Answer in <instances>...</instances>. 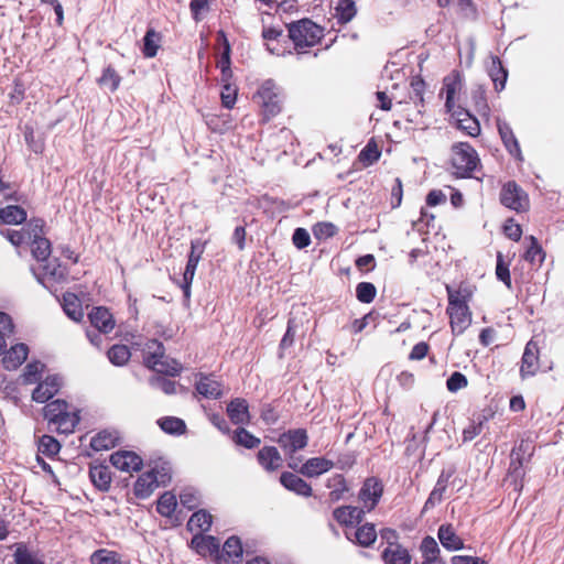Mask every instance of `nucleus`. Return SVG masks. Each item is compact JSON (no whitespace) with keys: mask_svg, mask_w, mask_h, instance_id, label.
Instances as JSON below:
<instances>
[{"mask_svg":"<svg viewBox=\"0 0 564 564\" xmlns=\"http://www.w3.org/2000/svg\"><path fill=\"white\" fill-rule=\"evenodd\" d=\"M286 30L297 55L308 53L310 48L319 44L325 36L324 28L308 18L288 23Z\"/></svg>","mask_w":564,"mask_h":564,"instance_id":"obj_1","label":"nucleus"},{"mask_svg":"<svg viewBox=\"0 0 564 564\" xmlns=\"http://www.w3.org/2000/svg\"><path fill=\"white\" fill-rule=\"evenodd\" d=\"M217 43L220 48V57L216 66L220 69V82L223 84L220 100L224 108L232 109L237 101L238 87L231 82L234 76L230 67L231 47L225 32L221 30L217 33Z\"/></svg>","mask_w":564,"mask_h":564,"instance_id":"obj_2","label":"nucleus"},{"mask_svg":"<svg viewBox=\"0 0 564 564\" xmlns=\"http://www.w3.org/2000/svg\"><path fill=\"white\" fill-rule=\"evenodd\" d=\"M449 166L457 177H473L481 170V161L476 149L468 142H455L451 147Z\"/></svg>","mask_w":564,"mask_h":564,"instance_id":"obj_3","label":"nucleus"},{"mask_svg":"<svg viewBox=\"0 0 564 564\" xmlns=\"http://www.w3.org/2000/svg\"><path fill=\"white\" fill-rule=\"evenodd\" d=\"M144 364L148 368L153 369L158 373L167 376H176L182 369V366L174 359H169L164 355V347L162 343L152 339L149 340L144 348Z\"/></svg>","mask_w":564,"mask_h":564,"instance_id":"obj_4","label":"nucleus"},{"mask_svg":"<svg viewBox=\"0 0 564 564\" xmlns=\"http://www.w3.org/2000/svg\"><path fill=\"white\" fill-rule=\"evenodd\" d=\"M253 98L257 99L260 106L262 122H269L282 110L280 94L272 80L264 82Z\"/></svg>","mask_w":564,"mask_h":564,"instance_id":"obj_5","label":"nucleus"},{"mask_svg":"<svg viewBox=\"0 0 564 564\" xmlns=\"http://www.w3.org/2000/svg\"><path fill=\"white\" fill-rule=\"evenodd\" d=\"M279 446L282 448L289 458L288 466L296 470L297 463L294 459L296 452L304 449L308 444V434L305 429H291L281 433L276 440Z\"/></svg>","mask_w":564,"mask_h":564,"instance_id":"obj_6","label":"nucleus"},{"mask_svg":"<svg viewBox=\"0 0 564 564\" xmlns=\"http://www.w3.org/2000/svg\"><path fill=\"white\" fill-rule=\"evenodd\" d=\"M167 478L169 469L165 467H162L161 470L153 468L150 471L141 474L133 487L134 496L140 499L149 498Z\"/></svg>","mask_w":564,"mask_h":564,"instance_id":"obj_7","label":"nucleus"},{"mask_svg":"<svg viewBox=\"0 0 564 564\" xmlns=\"http://www.w3.org/2000/svg\"><path fill=\"white\" fill-rule=\"evenodd\" d=\"M500 203L517 213L527 212L530 207L528 194L514 181H509L502 186Z\"/></svg>","mask_w":564,"mask_h":564,"instance_id":"obj_8","label":"nucleus"},{"mask_svg":"<svg viewBox=\"0 0 564 564\" xmlns=\"http://www.w3.org/2000/svg\"><path fill=\"white\" fill-rule=\"evenodd\" d=\"M214 425L221 432L229 434L230 441L238 447H243L246 449H256L260 446L261 440L256 436L243 425L238 426L235 430H230L227 422L218 416L214 415Z\"/></svg>","mask_w":564,"mask_h":564,"instance_id":"obj_9","label":"nucleus"},{"mask_svg":"<svg viewBox=\"0 0 564 564\" xmlns=\"http://www.w3.org/2000/svg\"><path fill=\"white\" fill-rule=\"evenodd\" d=\"M446 314L449 318V327L452 335L458 337L463 335L470 326L473 319V312L469 305L447 304Z\"/></svg>","mask_w":564,"mask_h":564,"instance_id":"obj_10","label":"nucleus"},{"mask_svg":"<svg viewBox=\"0 0 564 564\" xmlns=\"http://www.w3.org/2000/svg\"><path fill=\"white\" fill-rule=\"evenodd\" d=\"M541 368L540 364V347L538 343L530 339L523 350L519 375L522 380L534 377L539 373Z\"/></svg>","mask_w":564,"mask_h":564,"instance_id":"obj_11","label":"nucleus"},{"mask_svg":"<svg viewBox=\"0 0 564 564\" xmlns=\"http://www.w3.org/2000/svg\"><path fill=\"white\" fill-rule=\"evenodd\" d=\"M32 231H30L31 252L37 261H46L51 254V242L42 236L43 220H31Z\"/></svg>","mask_w":564,"mask_h":564,"instance_id":"obj_12","label":"nucleus"},{"mask_svg":"<svg viewBox=\"0 0 564 564\" xmlns=\"http://www.w3.org/2000/svg\"><path fill=\"white\" fill-rule=\"evenodd\" d=\"M451 117L455 120V127L464 134L477 138L481 133L479 120L473 116L469 110L457 106L453 111H448Z\"/></svg>","mask_w":564,"mask_h":564,"instance_id":"obj_13","label":"nucleus"},{"mask_svg":"<svg viewBox=\"0 0 564 564\" xmlns=\"http://www.w3.org/2000/svg\"><path fill=\"white\" fill-rule=\"evenodd\" d=\"M383 494V484L377 477H368L359 490L358 498L368 511L375 509Z\"/></svg>","mask_w":564,"mask_h":564,"instance_id":"obj_14","label":"nucleus"},{"mask_svg":"<svg viewBox=\"0 0 564 564\" xmlns=\"http://www.w3.org/2000/svg\"><path fill=\"white\" fill-rule=\"evenodd\" d=\"M214 555L216 561L220 564L224 562H236L242 557V544L241 540L232 535L226 540L223 545L221 552L219 553V542L214 538Z\"/></svg>","mask_w":564,"mask_h":564,"instance_id":"obj_15","label":"nucleus"},{"mask_svg":"<svg viewBox=\"0 0 564 564\" xmlns=\"http://www.w3.org/2000/svg\"><path fill=\"white\" fill-rule=\"evenodd\" d=\"M257 462L267 473H275L283 466V457L275 446L265 445L257 453Z\"/></svg>","mask_w":564,"mask_h":564,"instance_id":"obj_16","label":"nucleus"},{"mask_svg":"<svg viewBox=\"0 0 564 564\" xmlns=\"http://www.w3.org/2000/svg\"><path fill=\"white\" fill-rule=\"evenodd\" d=\"M227 416L235 425H248L251 422L248 401L243 398L232 399L226 408Z\"/></svg>","mask_w":564,"mask_h":564,"instance_id":"obj_17","label":"nucleus"},{"mask_svg":"<svg viewBox=\"0 0 564 564\" xmlns=\"http://www.w3.org/2000/svg\"><path fill=\"white\" fill-rule=\"evenodd\" d=\"M463 88L462 75L457 70L451 72L443 79V88L442 91L445 93V108L446 111H453V109L457 108L455 104L456 95L460 93Z\"/></svg>","mask_w":564,"mask_h":564,"instance_id":"obj_18","label":"nucleus"},{"mask_svg":"<svg viewBox=\"0 0 564 564\" xmlns=\"http://www.w3.org/2000/svg\"><path fill=\"white\" fill-rule=\"evenodd\" d=\"M445 289L448 304H453L454 302L456 305H469V302L473 300L476 292V285L468 281L459 282L456 288L447 284Z\"/></svg>","mask_w":564,"mask_h":564,"instance_id":"obj_19","label":"nucleus"},{"mask_svg":"<svg viewBox=\"0 0 564 564\" xmlns=\"http://www.w3.org/2000/svg\"><path fill=\"white\" fill-rule=\"evenodd\" d=\"M497 129L507 151L519 161H523L522 151L518 139L516 138L510 124L501 119H497Z\"/></svg>","mask_w":564,"mask_h":564,"instance_id":"obj_20","label":"nucleus"},{"mask_svg":"<svg viewBox=\"0 0 564 564\" xmlns=\"http://www.w3.org/2000/svg\"><path fill=\"white\" fill-rule=\"evenodd\" d=\"M62 387V379L58 376H47L40 382L32 393L35 402L44 403L53 398Z\"/></svg>","mask_w":564,"mask_h":564,"instance_id":"obj_21","label":"nucleus"},{"mask_svg":"<svg viewBox=\"0 0 564 564\" xmlns=\"http://www.w3.org/2000/svg\"><path fill=\"white\" fill-rule=\"evenodd\" d=\"M110 463L119 470L131 473L142 467V458L133 452H116L110 456Z\"/></svg>","mask_w":564,"mask_h":564,"instance_id":"obj_22","label":"nucleus"},{"mask_svg":"<svg viewBox=\"0 0 564 564\" xmlns=\"http://www.w3.org/2000/svg\"><path fill=\"white\" fill-rule=\"evenodd\" d=\"M533 447L531 443L525 440H521L518 445H516L510 454V466L509 473L511 475H516L517 477L522 476V467L525 460V456H531V451Z\"/></svg>","mask_w":564,"mask_h":564,"instance_id":"obj_23","label":"nucleus"},{"mask_svg":"<svg viewBox=\"0 0 564 564\" xmlns=\"http://www.w3.org/2000/svg\"><path fill=\"white\" fill-rule=\"evenodd\" d=\"M454 475V470H442L440 474L435 487L431 491L429 498L426 499L423 512L433 509L436 505L441 503L444 498V494L448 487L449 480Z\"/></svg>","mask_w":564,"mask_h":564,"instance_id":"obj_24","label":"nucleus"},{"mask_svg":"<svg viewBox=\"0 0 564 564\" xmlns=\"http://www.w3.org/2000/svg\"><path fill=\"white\" fill-rule=\"evenodd\" d=\"M333 517L341 527H355L362 521L365 510L354 506H341L333 511Z\"/></svg>","mask_w":564,"mask_h":564,"instance_id":"obj_25","label":"nucleus"},{"mask_svg":"<svg viewBox=\"0 0 564 564\" xmlns=\"http://www.w3.org/2000/svg\"><path fill=\"white\" fill-rule=\"evenodd\" d=\"M280 482L281 485L288 489L289 491H292L299 496L303 497H311L313 489L308 482H306L303 478L300 476L291 473V471H284L280 476Z\"/></svg>","mask_w":564,"mask_h":564,"instance_id":"obj_26","label":"nucleus"},{"mask_svg":"<svg viewBox=\"0 0 564 564\" xmlns=\"http://www.w3.org/2000/svg\"><path fill=\"white\" fill-rule=\"evenodd\" d=\"M334 467L333 460L326 457H312L308 458L301 467L297 466V471L305 477H317L327 473Z\"/></svg>","mask_w":564,"mask_h":564,"instance_id":"obj_27","label":"nucleus"},{"mask_svg":"<svg viewBox=\"0 0 564 564\" xmlns=\"http://www.w3.org/2000/svg\"><path fill=\"white\" fill-rule=\"evenodd\" d=\"M437 538L443 547H445L448 551H458L464 547V541L457 534L452 523H444L440 525L437 531Z\"/></svg>","mask_w":564,"mask_h":564,"instance_id":"obj_28","label":"nucleus"},{"mask_svg":"<svg viewBox=\"0 0 564 564\" xmlns=\"http://www.w3.org/2000/svg\"><path fill=\"white\" fill-rule=\"evenodd\" d=\"M91 325L104 334L110 333L115 327V319L106 307H95L88 315Z\"/></svg>","mask_w":564,"mask_h":564,"instance_id":"obj_29","label":"nucleus"},{"mask_svg":"<svg viewBox=\"0 0 564 564\" xmlns=\"http://www.w3.org/2000/svg\"><path fill=\"white\" fill-rule=\"evenodd\" d=\"M29 348L25 344H17L8 350L2 359L3 366L8 370H14L21 366L28 358Z\"/></svg>","mask_w":564,"mask_h":564,"instance_id":"obj_30","label":"nucleus"},{"mask_svg":"<svg viewBox=\"0 0 564 564\" xmlns=\"http://www.w3.org/2000/svg\"><path fill=\"white\" fill-rule=\"evenodd\" d=\"M384 564H411L412 557L403 545L387 546L381 554Z\"/></svg>","mask_w":564,"mask_h":564,"instance_id":"obj_31","label":"nucleus"},{"mask_svg":"<svg viewBox=\"0 0 564 564\" xmlns=\"http://www.w3.org/2000/svg\"><path fill=\"white\" fill-rule=\"evenodd\" d=\"M471 105L476 112L486 120H489L491 109L487 100L486 89L482 86H477L470 93Z\"/></svg>","mask_w":564,"mask_h":564,"instance_id":"obj_32","label":"nucleus"},{"mask_svg":"<svg viewBox=\"0 0 564 564\" xmlns=\"http://www.w3.org/2000/svg\"><path fill=\"white\" fill-rule=\"evenodd\" d=\"M488 74L494 83L495 90L498 93L503 90L508 78V72L498 56L491 57Z\"/></svg>","mask_w":564,"mask_h":564,"instance_id":"obj_33","label":"nucleus"},{"mask_svg":"<svg viewBox=\"0 0 564 564\" xmlns=\"http://www.w3.org/2000/svg\"><path fill=\"white\" fill-rule=\"evenodd\" d=\"M210 527L212 514H209L206 510L203 509L194 512L187 522V529L193 534L209 532Z\"/></svg>","mask_w":564,"mask_h":564,"instance_id":"obj_34","label":"nucleus"},{"mask_svg":"<svg viewBox=\"0 0 564 564\" xmlns=\"http://www.w3.org/2000/svg\"><path fill=\"white\" fill-rule=\"evenodd\" d=\"M346 535L349 540L357 543L358 545L362 547H369L376 542L378 534L375 524L365 523L357 528L354 533V540L348 535V533H346Z\"/></svg>","mask_w":564,"mask_h":564,"instance_id":"obj_35","label":"nucleus"},{"mask_svg":"<svg viewBox=\"0 0 564 564\" xmlns=\"http://www.w3.org/2000/svg\"><path fill=\"white\" fill-rule=\"evenodd\" d=\"M89 477L93 484L101 491H107L111 484V473L107 466H90Z\"/></svg>","mask_w":564,"mask_h":564,"instance_id":"obj_36","label":"nucleus"},{"mask_svg":"<svg viewBox=\"0 0 564 564\" xmlns=\"http://www.w3.org/2000/svg\"><path fill=\"white\" fill-rule=\"evenodd\" d=\"M63 308L66 315L75 322H79L84 317L82 302L74 293H65L63 295Z\"/></svg>","mask_w":564,"mask_h":564,"instance_id":"obj_37","label":"nucleus"},{"mask_svg":"<svg viewBox=\"0 0 564 564\" xmlns=\"http://www.w3.org/2000/svg\"><path fill=\"white\" fill-rule=\"evenodd\" d=\"M327 487L330 489L328 494L330 502H337L343 499L345 492L349 490L346 479L341 474L332 476L327 481Z\"/></svg>","mask_w":564,"mask_h":564,"instance_id":"obj_38","label":"nucleus"},{"mask_svg":"<svg viewBox=\"0 0 564 564\" xmlns=\"http://www.w3.org/2000/svg\"><path fill=\"white\" fill-rule=\"evenodd\" d=\"M78 422V414L74 411H68V409H66V411H64V413L58 419L53 421L51 424H54L56 431H58L59 433L70 434L74 432Z\"/></svg>","mask_w":564,"mask_h":564,"instance_id":"obj_39","label":"nucleus"},{"mask_svg":"<svg viewBox=\"0 0 564 564\" xmlns=\"http://www.w3.org/2000/svg\"><path fill=\"white\" fill-rule=\"evenodd\" d=\"M335 12L337 22L339 24H346L350 22L357 13L356 3L354 0H338Z\"/></svg>","mask_w":564,"mask_h":564,"instance_id":"obj_40","label":"nucleus"},{"mask_svg":"<svg viewBox=\"0 0 564 564\" xmlns=\"http://www.w3.org/2000/svg\"><path fill=\"white\" fill-rule=\"evenodd\" d=\"M118 435L116 432L101 431L90 441V446L95 451H107L116 446Z\"/></svg>","mask_w":564,"mask_h":564,"instance_id":"obj_41","label":"nucleus"},{"mask_svg":"<svg viewBox=\"0 0 564 564\" xmlns=\"http://www.w3.org/2000/svg\"><path fill=\"white\" fill-rule=\"evenodd\" d=\"M26 219V212L15 205L7 206L0 209V220L9 225H19Z\"/></svg>","mask_w":564,"mask_h":564,"instance_id":"obj_42","label":"nucleus"},{"mask_svg":"<svg viewBox=\"0 0 564 564\" xmlns=\"http://www.w3.org/2000/svg\"><path fill=\"white\" fill-rule=\"evenodd\" d=\"M530 246L523 254V259L532 265H540L545 259V252L534 236L528 238Z\"/></svg>","mask_w":564,"mask_h":564,"instance_id":"obj_43","label":"nucleus"},{"mask_svg":"<svg viewBox=\"0 0 564 564\" xmlns=\"http://www.w3.org/2000/svg\"><path fill=\"white\" fill-rule=\"evenodd\" d=\"M159 426L167 434L182 435L186 432L185 422L176 416H164L158 420Z\"/></svg>","mask_w":564,"mask_h":564,"instance_id":"obj_44","label":"nucleus"},{"mask_svg":"<svg viewBox=\"0 0 564 564\" xmlns=\"http://www.w3.org/2000/svg\"><path fill=\"white\" fill-rule=\"evenodd\" d=\"M177 506V499L176 496L171 492L166 491L160 496L156 502V511L162 516L170 518L174 513Z\"/></svg>","mask_w":564,"mask_h":564,"instance_id":"obj_45","label":"nucleus"},{"mask_svg":"<svg viewBox=\"0 0 564 564\" xmlns=\"http://www.w3.org/2000/svg\"><path fill=\"white\" fill-rule=\"evenodd\" d=\"M191 546L204 557L212 555V535L208 532L193 534Z\"/></svg>","mask_w":564,"mask_h":564,"instance_id":"obj_46","label":"nucleus"},{"mask_svg":"<svg viewBox=\"0 0 564 564\" xmlns=\"http://www.w3.org/2000/svg\"><path fill=\"white\" fill-rule=\"evenodd\" d=\"M97 83L100 87L116 91L121 83V77L116 69L109 65L102 70V75L98 78Z\"/></svg>","mask_w":564,"mask_h":564,"instance_id":"obj_47","label":"nucleus"},{"mask_svg":"<svg viewBox=\"0 0 564 564\" xmlns=\"http://www.w3.org/2000/svg\"><path fill=\"white\" fill-rule=\"evenodd\" d=\"M380 155L381 151L379 150L377 142L371 139L359 152L358 159L365 166H369L377 162L380 159Z\"/></svg>","mask_w":564,"mask_h":564,"instance_id":"obj_48","label":"nucleus"},{"mask_svg":"<svg viewBox=\"0 0 564 564\" xmlns=\"http://www.w3.org/2000/svg\"><path fill=\"white\" fill-rule=\"evenodd\" d=\"M91 564H126L122 562L121 556L110 550L100 549L95 551L90 556Z\"/></svg>","mask_w":564,"mask_h":564,"instance_id":"obj_49","label":"nucleus"},{"mask_svg":"<svg viewBox=\"0 0 564 564\" xmlns=\"http://www.w3.org/2000/svg\"><path fill=\"white\" fill-rule=\"evenodd\" d=\"M30 231H32L31 221L28 224L26 228H22L20 230H1V235L4 236L13 246L19 247L31 240Z\"/></svg>","mask_w":564,"mask_h":564,"instance_id":"obj_50","label":"nucleus"},{"mask_svg":"<svg viewBox=\"0 0 564 564\" xmlns=\"http://www.w3.org/2000/svg\"><path fill=\"white\" fill-rule=\"evenodd\" d=\"M108 359L116 366L126 365L130 357V350L126 345H113L107 352Z\"/></svg>","mask_w":564,"mask_h":564,"instance_id":"obj_51","label":"nucleus"},{"mask_svg":"<svg viewBox=\"0 0 564 564\" xmlns=\"http://www.w3.org/2000/svg\"><path fill=\"white\" fill-rule=\"evenodd\" d=\"M425 82L420 76H413L410 80V98L414 101L415 105H420L421 107H424V91H425Z\"/></svg>","mask_w":564,"mask_h":564,"instance_id":"obj_52","label":"nucleus"},{"mask_svg":"<svg viewBox=\"0 0 564 564\" xmlns=\"http://www.w3.org/2000/svg\"><path fill=\"white\" fill-rule=\"evenodd\" d=\"M377 295V289L371 282H360L356 286V297L360 303L369 304L373 302Z\"/></svg>","mask_w":564,"mask_h":564,"instance_id":"obj_53","label":"nucleus"},{"mask_svg":"<svg viewBox=\"0 0 564 564\" xmlns=\"http://www.w3.org/2000/svg\"><path fill=\"white\" fill-rule=\"evenodd\" d=\"M262 39L265 41L267 50L275 55H281L280 50L276 46L271 45V42L278 41L283 36V30L275 26L263 28Z\"/></svg>","mask_w":564,"mask_h":564,"instance_id":"obj_54","label":"nucleus"},{"mask_svg":"<svg viewBox=\"0 0 564 564\" xmlns=\"http://www.w3.org/2000/svg\"><path fill=\"white\" fill-rule=\"evenodd\" d=\"M143 54L145 57H154L159 50L160 35L153 29L147 31L143 39Z\"/></svg>","mask_w":564,"mask_h":564,"instance_id":"obj_55","label":"nucleus"},{"mask_svg":"<svg viewBox=\"0 0 564 564\" xmlns=\"http://www.w3.org/2000/svg\"><path fill=\"white\" fill-rule=\"evenodd\" d=\"M44 370V365L40 361H33L26 365L22 373V381L25 384H32L36 382Z\"/></svg>","mask_w":564,"mask_h":564,"instance_id":"obj_56","label":"nucleus"},{"mask_svg":"<svg viewBox=\"0 0 564 564\" xmlns=\"http://www.w3.org/2000/svg\"><path fill=\"white\" fill-rule=\"evenodd\" d=\"M68 409V404L63 400H55L47 403L44 408V417L51 424L53 421L58 419L64 411Z\"/></svg>","mask_w":564,"mask_h":564,"instance_id":"obj_57","label":"nucleus"},{"mask_svg":"<svg viewBox=\"0 0 564 564\" xmlns=\"http://www.w3.org/2000/svg\"><path fill=\"white\" fill-rule=\"evenodd\" d=\"M496 275L508 289L512 288L509 264L505 262L502 253H497Z\"/></svg>","mask_w":564,"mask_h":564,"instance_id":"obj_58","label":"nucleus"},{"mask_svg":"<svg viewBox=\"0 0 564 564\" xmlns=\"http://www.w3.org/2000/svg\"><path fill=\"white\" fill-rule=\"evenodd\" d=\"M337 232L338 228L329 221H321L313 227V234L318 240H326L332 238L337 235Z\"/></svg>","mask_w":564,"mask_h":564,"instance_id":"obj_59","label":"nucleus"},{"mask_svg":"<svg viewBox=\"0 0 564 564\" xmlns=\"http://www.w3.org/2000/svg\"><path fill=\"white\" fill-rule=\"evenodd\" d=\"M59 443L50 435H43L39 442V452L51 457L59 452Z\"/></svg>","mask_w":564,"mask_h":564,"instance_id":"obj_60","label":"nucleus"},{"mask_svg":"<svg viewBox=\"0 0 564 564\" xmlns=\"http://www.w3.org/2000/svg\"><path fill=\"white\" fill-rule=\"evenodd\" d=\"M420 550L422 552L423 560H432L433 557H438L441 552L437 542L430 535L422 540Z\"/></svg>","mask_w":564,"mask_h":564,"instance_id":"obj_61","label":"nucleus"},{"mask_svg":"<svg viewBox=\"0 0 564 564\" xmlns=\"http://www.w3.org/2000/svg\"><path fill=\"white\" fill-rule=\"evenodd\" d=\"M150 384L152 388L161 390L165 394L176 393V382L164 377L153 376L150 379Z\"/></svg>","mask_w":564,"mask_h":564,"instance_id":"obj_62","label":"nucleus"},{"mask_svg":"<svg viewBox=\"0 0 564 564\" xmlns=\"http://www.w3.org/2000/svg\"><path fill=\"white\" fill-rule=\"evenodd\" d=\"M180 502L188 510H193L199 506L200 499L196 490L186 488L180 494Z\"/></svg>","mask_w":564,"mask_h":564,"instance_id":"obj_63","label":"nucleus"},{"mask_svg":"<svg viewBox=\"0 0 564 564\" xmlns=\"http://www.w3.org/2000/svg\"><path fill=\"white\" fill-rule=\"evenodd\" d=\"M468 386L466 376L459 371H454L446 381V388L449 392H457Z\"/></svg>","mask_w":564,"mask_h":564,"instance_id":"obj_64","label":"nucleus"}]
</instances>
